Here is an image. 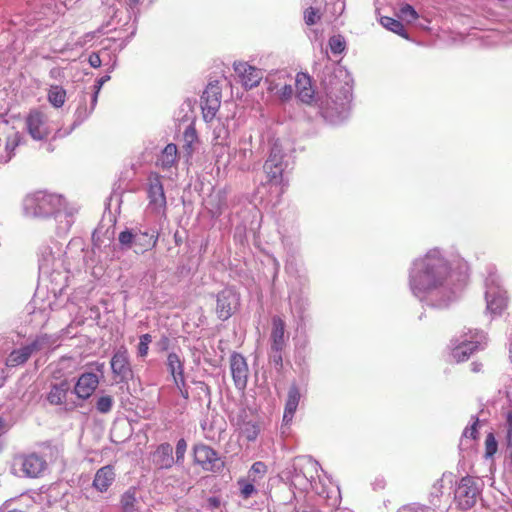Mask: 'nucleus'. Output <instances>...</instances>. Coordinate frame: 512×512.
Segmentation results:
<instances>
[{
	"label": "nucleus",
	"instance_id": "obj_1",
	"mask_svg": "<svg viewBox=\"0 0 512 512\" xmlns=\"http://www.w3.org/2000/svg\"><path fill=\"white\" fill-rule=\"evenodd\" d=\"M409 284L417 298L436 307L447 306L456 295L448 262L437 249L414 261Z\"/></svg>",
	"mask_w": 512,
	"mask_h": 512
},
{
	"label": "nucleus",
	"instance_id": "obj_2",
	"mask_svg": "<svg viewBox=\"0 0 512 512\" xmlns=\"http://www.w3.org/2000/svg\"><path fill=\"white\" fill-rule=\"evenodd\" d=\"M65 200L61 195L37 191L29 194L23 201V209L26 216L33 218H46L49 216L62 217L61 210Z\"/></svg>",
	"mask_w": 512,
	"mask_h": 512
},
{
	"label": "nucleus",
	"instance_id": "obj_3",
	"mask_svg": "<svg viewBox=\"0 0 512 512\" xmlns=\"http://www.w3.org/2000/svg\"><path fill=\"white\" fill-rule=\"evenodd\" d=\"M285 328V321L281 317H272L269 360L278 370L283 366V352L289 340V333H286Z\"/></svg>",
	"mask_w": 512,
	"mask_h": 512
},
{
	"label": "nucleus",
	"instance_id": "obj_4",
	"mask_svg": "<svg viewBox=\"0 0 512 512\" xmlns=\"http://www.w3.org/2000/svg\"><path fill=\"white\" fill-rule=\"evenodd\" d=\"M486 336L483 331L469 329L460 339L455 340L452 349V356L457 362H463L475 351L482 349L485 344Z\"/></svg>",
	"mask_w": 512,
	"mask_h": 512
},
{
	"label": "nucleus",
	"instance_id": "obj_5",
	"mask_svg": "<svg viewBox=\"0 0 512 512\" xmlns=\"http://www.w3.org/2000/svg\"><path fill=\"white\" fill-rule=\"evenodd\" d=\"M46 468V460L36 453L18 455L12 465L15 474L28 478L39 477Z\"/></svg>",
	"mask_w": 512,
	"mask_h": 512
},
{
	"label": "nucleus",
	"instance_id": "obj_6",
	"mask_svg": "<svg viewBox=\"0 0 512 512\" xmlns=\"http://www.w3.org/2000/svg\"><path fill=\"white\" fill-rule=\"evenodd\" d=\"M110 366L114 380L117 383H127L133 377V370L130 362L128 349L121 345L111 358Z\"/></svg>",
	"mask_w": 512,
	"mask_h": 512
},
{
	"label": "nucleus",
	"instance_id": "obj_7",
	"mask_svg": "<svg viewBox=\"0 0 512 512\" xmlns=\"http://www.w3.org/2000/svg\"><path fill=\"white\" fill-rule=\"evenodd\" d=\"M326 96L328 107L331 106L338 114L345 112L348 109L351 98V88L347 84H342L339 81H330L326 86Z\"/></svg>",
	"mask_w": 512,
	"mask_h": 512
},
{
	"label": "nucleus",
	"instance_id": "obj_8",
	"mask_svg": "<svg viewBox=\"0 0 512 512\" xmlns=\"http://www.w3.org/2000/svg\"><path fill=\"white\" fill-rule=\"evenodd\" d=\"M284 153L282 148L277 144H273L268 159L265 161L263 169L269 182L280 185L283 182V172L286 164L283 161Z\"/></svg>",
	"mask_w": 512,
	"mask_h": 512
},
{
	"label": "nucleus",
	"instance_id": "obj_9",
	"mask_svg": "<svg viewBox=\"0 0 512 512\" xmlns=\"http://www.w3.org/2000/svg\"><path fill=\"white\" fill-rule=\"evenodd\" d=\"M479 494L480 491L475 480L470 476L463 477L455 489L457 506L462 510L472 508L476 504Z\"/></svg>",
	"mask_w": 512,
	"mask_h": 512
},
{
	"label": "nucleus",
	"instance_id": "obj_10",
	"mask_svg": "<svg viewBox=\"0 0 512 512\" xmlns=\"http://www.w3.org/2000/svg\"><path fill=\"white\" fill-rule=\"evenodd\" d=\"M485 299L487 310L492 314L501 313L507 305L506 291L500 286L495 276L486 279Z\"/></svg>",
	"mask_w": 512,
	"mask_h": 512
},
{
	"label": "nucleus",
	"instance_id": "obj_11",
	"mask_svg": "<svg viewBox=\"0 0 512 512\" xmlns=\"http://www.w3.org/2000/svg\"><path fill=\"white\" fill-rule=\"evenodd\" d=\"M221 105V88L217 81L210 82L201 97V108L203 118L206 122H211Z\"/></svg>",
	"mask_w": 512,
	"mask_h": 512
},
{
	"label": "nucleus",
	"instance_id": "obj_12",
	"mask_svg": "<svg viewBox=\"0 0 512 512\" xmlns=\"http://www.w3.org/2000/svg\"><path fill=\"white\" fill-rule=\"evenodd\" d=\"M194 462L205 471L217 472L224 465L218 453L205 444H197L193 448Z\"/></svg>",
	"mask_w": 512,
	"mask_h": 512
},
{
	"label": "nucleus",
	"instance_id": "obj_13",
	"mask_svg": "<svg viewBox=\"0 0 512 512\" xmlns=\"http://www.w3.org/2000/svg\"><path fill=\"white\" fill-rule=\"evenodd\" d=\"M25 123L29 135L34 140L39 141L46 139L52 131L48 117L39 110L30 111L26 117Z\"/></svg>",
	"mask_w": 512,
	"mask_h": 512
},
{
	"label": "nucleus",
	"instance_id": "obj_14",
	"mask_svg": "<svg viewBox=\"0 0 512 512\" xmlns=\"http://www.w3.org/2000/svg\"><path fill=\"white\" fill-rule=\"evenodd\" d=\"M267 90L275 93L282 101H288L293 96L291 77L285 71H280L266 78Z\"/></svg>",
	"mask_w": 512,
	"mask_h": 512
},
{
	"label": "nucleus",
	"instance_id": "obj_15",
	"mask_svg": "<svg viewBox=\"0 0 512 512\" xmlns=\"http://www.w3.org/2000/svg\"><path fill=\"white\" fill-rule=\"evenodd\" d=\"M240 304L239 294L231 288L222 290L217 295L216 313L221 320H227L238 309Z\"/></svg>",
	"mask_w": 512,
	"mask_h": 512
},
{
	"label": "nucleus",
	"instance_id": "obj_16",
	"mask_svg": "<svg viewBox=\"0 0 512 512\" xmlns=\"http://www.w3.org/2000/svg\"><path fill=\"white\" fill-rule=\"evenodd\" d=\"M148 198L149 207L156 213H164L166 209V197L160 177L157 174L149 176Z\"/></svg>",
	"mask_w": 512,
	"mask_h": 512
},
{
	"label": "nucleus",
	"instance_id": "obj_17",
	"mask_svg": "<svg viewBox=\"0 0 512 512\" xmlns=\"http://www.w3.org/2000/svg\"><path fill=\"white\" fill-rule=\"evenodd\" d=\"M233 68L245 89L258 86L263 79L262 70L247 62H234Z\"/></svg>",
	"mask_w": 512,
	"mask_h": 512
},
{
	"label": "nucleus",
	"instance_id": "obj_18",
	"mask_svg": "<svg viewBox=\"0 0 512 512\" xmlns=\"http://www.w3.org/2000/svg\"><path fill=\"white\" fill-rule=\"evenodd\" d=\"M230 370L235 387L239 390L245 389L248 381V364L246 359L239 353H232L230 356Z\"/></svg>",
	"mask_w": 512,
	"mask_h": 512
},
{
	"label": "nucleus",
	"instance_id": "obj_19",
	"mask_svg": "<svg viewBox=\"0 0 512 512\" xmlns=\"http://www.w3.org/2000/svg\"><path fill=\"white\" fill-rule=\"evenodd\" d=\"M254 160V153L252 144L248 141L239 143V147L230 157V164L237 167L239 170L248 171Z\"/></svg>",
	"mask_w": 512,
	"mask_h": 512
},
{
	"label": "nucleus",
	"instance_id": "obj_20",
	"mask_svg": "<svg viewBox=\"0 0 512 512\" xmlns=\"http://www.w3.org/2000/svg\"><path fill=\"white\" fill-rule=\"evenodd\" d=\"M100 382V376L92 372L82 373L75 386V395L82 400L88 399L97 389Z\"/></svg>",
	"mask_w": 512,
	"mask_h": 512
},
{
	"label": "nucleus",
	"instance_id": "obj_21",
	"mask_svg": "<svg viewBox=\"0 0 512 512\" xmlns=\"http://www.w3.org/2000/svg\"><path fill=\"white\" fill-rule=\"evenodd\" d=\"M296 95L299 100L306 104H311L315 97V91L312 86V80L306 73H298L295 78Z\"/></svg>",
	"mask_w": 512,
	"mask_h": 512
},
{
	"label": "nucleus",
	"instance_id": "obj_22",
	"mask_svg": "<svg viewBox=\"0 0 512 512\" xmlns=\"http://www.w3.org/2000/svg\"><path fill=\"white\" fill-rule=\"evenodd\" d=\"M135 235L134 252L137 254L155 247L158 241V233L155 230H135Z\"/></svg>",
	"mask_w": 512,
	"mask_h": 512
},
{
	"label": "nucleus",
	"instance_id": "obj_23",
	"mask_svg": "<svg viewBox=\"0 0 512 512\" xmlns=\"http://www.w3.org/2000/svg\"><path fill=\"white\" fill-rule=\"evenodd\" d=\"M153 462L159 469H168L174 463L173 448L169 443L160 444L153 454Z\"/></svg>",
	"mask_w": 512,
	"mask_h": 512
},
{
	"label": "nucleus",
	"instance_id": "obj_24",
	"mask_svg": "<svg viewBox=\"0 0 512 512\" xmlns=\"http://www.w3.org/2000/svg\"><path fill=\"white\" fill-rule=\"evenodd\" d=\"M69 389L70 385L67 380L51 384L46 399L51 405H63L66 403Z\"/></svg>",
	"mask_w": 512,
	"mask_h": 512
},
{
	"label": "nucleus",
	"instance_id": "obj_25",
	"mask_svg": "<svg viewBox=\"0 0 512 512\" xmlns=\"http://www.w3.org/2000/svg\"><path fill=\"white\" fill-rule=\"evenodd\" d=\"M300 401V392L296 385H292L289 388L288 396L285 404L283 423L289 425L294 417Z\"/></svg>",
	"mask_w": 512,
	"mask_h": 512
},
{
	"label": "nucleus",
	"instance_id": "obj_26",
	"mask_svg": "<svg viewBox=\"0 0 512 512\" xmlns=\"http://www.w3.org/2000/svg\"><path fill=\"white\" fill-rule=\"evenodd\" d=\"M115 480V473L112 466L107 465L100 468L94 477L93 487L100 491L105 492L112 485Z\"/></svg>",
	"mask_w": 512,
	"mask_h": 512
},
{
	"label": "nucleus",
	"instance_id": "obj_27",
	"mask_svg": "<svg viewBox=\"0 0 512 512\" xmlns=\"http://www.w3.org/2000/svg\"><path fill=\"white\" fill-rule=\"evenodd\" d=\"M32 354L33 353L29 345L23 346L19 349H15L7 357L6 365L8 367H16L22 365L28 361Z\"/></svg>",
	"mask_w": 512,
	"mask_h": 512
},
{
	"label": "nucleus",
	"instance_id": "obj_28",
	"mask_svg": "<svg viewBox=\"0 0 512 512\" xmlns=\"http://www.w3.org/2000/svg\"><path fill=\"white\" fill-rule=\"evenodd\" d=\"M58 337L54 335L43 334L37 336L29 345L32 353L45 349H53L57 346Z\"/></svg>",
	"mask_w": 512,
	"mask_h": 512
},
{
	"label": "nucleus",
	"instance_id": "obj_29",
	"mask_svg": "<svg viewBox=\"0 0 512 512\" xmlns=\"http://www.w3.org/2000/svg\"><path fill=\"white\" fill-rule=\"evenodd\" d=\"M167 367L173 376V380L181 377V383L184 384V364L179 355L176 353H169L167 357Z\"/></svg>",
	"mask_w": 512,
	"mask_h": 512
},
{
	"label": "nucleus",
	"instance_id": "obj_30",
	"mask_svg": "<svg viewBox=\"0 0 512 512\" xmlns=\"http://www.w3.org/2000/svg\"><path fill=\"white\" fill-rule=\"evenodd\" d=\"M177 160V147L175 144H168L158 158L157 164L163 168L172 167Z\"/></svg>",
	"mask_w": 512,
	"mask_h": 512
},
{
	"label": "nucleus",
	"instance_id": "obj_31",
	"mask_svg": "<svg viewBox=\"0 0 512 512\" xmlns=\"http://www.w3.org/2000/svg\"><path fill=\"white\" fill-rule=\"evenodd\" d=\"M122 512H140L138 508V500L136 498V489H128L121 498Z\"/></svg>",
	"mask_w": 512,
	"mask_h": 512
},
{
	"label": "nucleus",
	"instance_id": "obj_32",
	"mask_svg": "<svg viewBox=\"0 0 512 512\" xmlns=\"http://www.w3.org/2000/svg\"><path fill=\"white\" fill-rule=\"evenodd\" d=\"M238 427L242 436H244L248 441H255L260 432L259 425L253 421H245L238 422Z\"/></svg>",
	"mask_w": 512,
	"mask_h": 512
},
{
	"label": "nucleus",
	"instance_id": "obj_33",
	"mask_svg": "<svg viewBox=\"0 0 512 512\" xmlns=\"http://www.w3.org/2000/svg\"><path fill=\"white\" fill-rule=\"evenodd\" d=\"M380 23L386 29H388L404 38H408L405 28L399 20H396V19H394L392 17H388V16H382L380 18Z\"/></svg>",
	"mask_w": 512,
	"mask_h": 512
},
{
	"label": "nucleus",
	"instance_id": "obj_34",
	"mask_svg": "<svg viewBox=\"0 0 512 512\" xmlns=\"http://www.w3.org/2000/svg\"><path fill=\"white\" fill-rule=\"evenodd\" d=\"M66 91L60 86H52L48 93L49 102L54 107H61L65 103Z\"/></svg>",
	"mask_w": 512,
	"mask_h": 512
},
{
	"label": "nucleus",
	"instance_id": "obj_35",
	"mask_svg": "<svg viewBox=\"0 0 512 512\" xmlns=\"http://www.w3.org/2000/svg\"><path fill=\"white\" fill-rule=\"evenodd\" d=\"M266 472H267L266 464L264 462L257 461L255 463H253V465L251 466L250 470L248 471L247 477L252 482L258 483L261 479H263Z\"/></svg>",
	"mask_w": 512,
	"mask_h": 512
},
{
	"label": "nucleus",
	"instance_id": "obj_36",
	"mask_svg": "<svg viewBox=\"0 0 512 512\" xmlns=\"http://www.w3.org/2000/svg\"><path fill=\"white\" fill-rule=\"evenodd\" d=\"M135 237V230L133 229H125L122 232H120L118 236V241L121 245V248L123 250L134 248Z\"/></svg>",
	"mask_w": 512,
	"mask_h": 512
},
{
	"label": "nucleus",
	"instance_id": "obj_37",
	"mask_svg": "<svg viewBox=\"0 0 512 512\" xmlns=\"http://www.w3.org/2000/svg\"><path fill=\"white\" fill-rule=\"evenodd\" d=\"M256 483L257 482H252L248 477L246 479L238 480V486L240 489V493L244 499H248L253 494L256 493V488H255Z\"/></svg>",
	"mask_w": 512,
	"mask_h": 512
},
{
	"label": "nucleus",
	"instance_id": "obj_38",
	"mask_svg": "<svg viewBox=\"0 0 512 512\" xmlns=\"http://www.w3.org/2000/svg\"><path fill=\"white\" fill-rule=\"evenodd\" d=\"M443 480H438L434 486L433 491L430 493L429 496V503L430 507H432L434 510L435 508H438L440 506V498L443 494L442 488H443Z\"/></svg>",
	"mask_w": 512,
	"mask_h": 512
},
{
	"label": "nucleus",
	"instance_id": "obj_39",
	"mask_svg": "<svg viewBox=\"0 0 512 512\" xmlns=\"http://www.w3.org/2000/svg\"><path fill=\"white\" fill-rule=\"evenodd\" d=\"M20 142H21V135L18 132H13L12 134L7 136L6 145H5V150L7 152L6 161L11 159L13 151L20 144Z\"/></svg>",
	"mask_w": 512,
	"mask_h": 512
},
{
	"label": "nucleus",
	"instance_id": "obj_40",
	"mask_svg": "<svg viewBox=\"0 0 512 512\" xmlns=\"http://www.w3.org/2000/svg\"><path fill=\"white\" fill-rule=\"evenodd\" d=\"M114 404V399L110 395H104L97 399L96 409L99 413L106 414L111 411Z\"/></svg>",
	"mask_w": 512,
	"mask_h": 512
},
{
	"label": "nucleus",
	"instance_id": "obj_41",
	"mask_svg": "<svg viewBox=\"0 0 512 512\" xmlns=\"http://www.w3.org/2000/svg\"><path fill=\"white\" fill-rule=\"evenodd\" d=\"M152 342V336L150 334H143L139 338V344L137 346V355L144 358L148 354L149 344Z\"/></svg>",
	"mask_w": 512,
	"mask_h": 512
},
{
	"label": "nucleus",
	"instance_id": "obj_42",
	"mask_svg": "<svg viewBox=\"0 0 512 512\" xmlns=\"http://www.w3.org/2000/svg\"><path fill=\"white\" fill-rule=\"evenodd\" d=\"M498 449V443L493 433H489L485 439V457L492 458Z\"/></svg>",
	"mask_w": 512,
	"mask_h": 512
},
{
	"label": "nucleus",
	"instance_id": "obj_43",
	"mask_svg": "<svg viewBox=\"0 0 512 512\" xmlns=\"http://www.w3.org/2000/svg\"><path fill=\"white\" fill-rule=\"evenodd\" d=\"M397 512H434V509L420 503H411L400 507Z\"/></svg>",
	"mask_w": 512,
	"mask_h": 512
},
{
	"label": "nucleus",
	"instance_id": "obj_44",
	"mask_svg": "<svg viewBox=\"0 0 512 512\" xmlns=\"http://www.w3.org/2000/svg\"><path fill=\"white\" fill-rule=\"evenodd\" d=\"M506 429H507V449H508V457L510 461V465L512 466V413L507 414L506 419Z\"/></svg>",
	"mask_w": 512,
	"mask_h": 512
},
{
	"label": "nucleus",
	"instance_id": "obj_45",
	"mask_svg": "<svg viewBox=\"0 0 512 512\" xmlns=\"http://www.w3.org/2000/svg\"><path fill=\"white\" fill-rule=\"evenodd\" d=\"M399 17L411 22L418 18L416 10L409 4L403 5L399 10Z\"/></svg>",
	"mask_w": 512,
	"mask_h": 512
},
{
	"label": "nucleus",
	"instance_id": "obj_46",
	"mask_svg": "<svg viewBox=\"0 0 512 512\" xmlns=\"http://www.w3.org/2000/svg\"><path fill=\"white\" fill-rule=\"evenodd\" d=\"M345 40L341 36H333L329 39V46L334 54H339L345 49Z\"/></svg>",
	"mask_w": 512,
	"mask_h": 512
},
{
	"label": "nucleus",
	"instance_id": "obj_47",
	"mask_svg": "<svg viewBox=\"0 0 512 512\" xmlns=\"http://www.w3.org/2000/svg\"><path fill=\"white\" fill-rule=\"evenodd\" d=\"M319 19L320 15L313 7H309L304 11V21L308 26L316 24Z\"/></svg>",
	"mask_w": 512,
	"mask_h": 512
},
{
	"label": "nucleus",
	"instance_id": "obj_48",
	"mask_svg": "<svg viewBox=\"0 0 512 512\" xmlns=\"http://www.w3.org/2000/svg\"><path fill=\"white\" fill-rule=\"evenodd\" d=\"M302 468H306L309 470L308 472H304L303 476L306 479L307 482H311L314 476L310 473L312 471L317 472L318 469V463L315 461H312L311 459H308L305 461L304 466Z\"/></svg>",
	"mask_w": 512,
	"mask_h": 512
},
{
	"label": "nucleus",
	"instance_id": "obj_49",
	"mask_svg": "<svg viewBox=\"0 0 512 512\" xmlns=\"http://www.w3.org/2000/svg\"><path fill=\"white\" fill-rule=\"evenodd\" d=\"M187 450V442L181 438L176 444V462L182 463Z\"/></svg>",
	"mask_w": 512,
	"mask_h": 512
},
{
	"label": "nucleus",
	"instance_id": "obj_50",
	"mask_svg": "<svg viewBox=\"0 0 512 512\" xmlns=\"http://www.w3.org/2000/svg\"><path fill=\"white\" fill-rule=\"evenodd\" d=\"M96 36H97V33L95 31L88 32V33L82 35L81 37H79L74 45L76 47H84L88 43L92 42L96 38Z\"/></svg>",
	"mask_w": 512,
	"mask_h": 512
},
{
	"label": "nucleus",
	"instance_id": "obj_51",
	"mask_svg": "<svg viewBox=\"0 0 512 512\" xmlns=\"http://www.w3.org/2000/svg\"><path fill=\"white\" fill-rule=\"evenodd\" d=\"M477 425H478V419L474 421V423L470 427H466L463 431V437L464 438H470L472 440L476 439L477 437Z\"/></svg>",
	"mask_w": 512,
	"mask_h": 512
},
{
	"label": "nucleus",
	"instance_id": "obj_52",
	"mask_svg": "<svg viewBox=\"0 0 512 512\" xmlns=\"http://www.w3.org/2000/svg\"><path fill=\"white\" fill-rule=\"evenodd\" d=\"M174 383L176 387L179 390L180 395L187 400L189 398V391L186 385V381L184 380V384L181 383V377L177 378V380H174Z\"/></svg>",
	"mask_w": 512,
	"mask_h": 512
},
{
	"label": "nucleus",
	"instance_id": "obj_53",
	"mask_svg": "<svg viewBox=\"0 0 512 512\" xmlns=\"http://www.w3.org/2000/svg\"><path fill=\"white\" fill-rule=\"evenodd\" d=\"M88 62L89 64L91 65V67L93 68H98L101 66V58L99 56L98 53H95L93 52L92 54H90L89 58H88Z\"/></svg>",
	"mask_w": 512,
	"mask_h": 512
},
{
	"label": "nucleus",
	"instance_id": "obj_54",
	"mask_svg": "<svg viewBox=\"0 0 512 512\" xmlns=\"http://www.w3.org/2000/svg\"><path fill=\"white\" fill-rule=\"evenodd\" d=\"M126 5L134 11V9L141 3V0H124Z\"/></svg>",
	"mask_w": 512,
	"mask_h": 512
},
{
	"label": "nucleus",
	"instance_id": "obj_55",
	"mask_svg": "<svg viewBox=\"0 0 512 512\" xmlns=\"http://www.w3.org/2000/svg\"><path fill=\"white\" fill-rule=\"evenodd\" d=\"M92 365L95 367V370L100 374V376H102L104 373L105 364L100 363V362H95Z\"/></svg>",
	"mask_w": 512,
	"mask_h": 512
},
{
	"label": "nucleus",
	"instance_id": "obj_56",
	"mask_svg": "<svg viewBox=\"0 0 512 512\" xmlns=\"http://www.w3.org/2000/svg\"><path fill=\"white\" fill-rule=\"evenodd\" d=\"M481 368H482V364H481V363L473 362V363L471 364V370H472L473 372H479V371L481 370Z\"/></svg>",
	"mask_w": 512,
	"mask_h": 512
},
{
	"label": "nucleus",
	"instance_id": "obj_57",
	"mask_svg": "<svg viewBox=\"0 0 512 512\" xmlns=\"http://www.w3.org/2000/svg\"><path fill=\"white\" fill-rule=\"evenodd\" d=\"M64 216H65V218H66V227L61 228V229H62L63 231H66V230L71 226V220H70V218H69V216H68V215H66V214H65Z\"/></svg>",
	"mask_w": 512,
	"mask_h": 512
},
{
	"label": "nucleus",
	"instance_id": "obj_58",
	"mask_svg": "<svg viewBox=\"0 0 512 512\" xmlns=\"http://www.w3.org/2000/svg\"><path fill=\"white\" fill-rule=\"evenodd\" d=\"M109 78H110L109 76H104V77L100 78V79L98 80V84H99V86H101L104 82H106L107 80H109ZM99 88H100V87H98V89H99Z\"/></svg>",
	"mask_w": 512,
	"mask_h": 512
},
{
	"label": "nucleus",
	"instance_id": "obj_59",
	"mask_svg": "<svg viewBox=\"0 0 512 512\" xmlns=\"http://www.w3.org/2000/svg\"><path fill=\"white\" fill-rule=\"evenodd\" d=\"M214 133L216 134L217 139L221 137V130H219V132H217V130L215 129Z\"/></svg>",
	"mask_w": 512,
	"mask_h": 512
},
{
	"label": "nucleus",
	"instance_id": "obj_60",
	"mask_svg": "<svg viewBox=\"0 0 512 512\" xmlns=\"http://www.w3.org/2000/svg\"><path fill=\"white\" fill-rule=\"evenodd\" d=\"M97 93H98V90L93 95V103H96V101H97Z\"/></svg>",
	"mask_w": 512,
	"mask_h": 512
},
{
	"label": "nucleus",
	"instance_id": "obj_61",
	"mask_svg": "<svg viewBox=\"0 0 512 512\" xmlns=\"http://www.w3.org/2000/svg\"><path fill=\"white\" fill-rule=\"evenodd\" d=\"M509 353H510V359H511V362H512V343L509 346Z\"/></svg>",
	"mask_w": 512,
	"mask_h": 512
},
{
	"label": "nucleus",
	"instance_id": "obj_62",
	"mask_svg": "<svg viewBox=\"0 0 512 512\" xmlns=\"http://www.w3.org/2000/svg\"><path fill=\"white\" fill-rule=\"evenodd\" d=\"M4 426V421L0 418V432L2 431Z\"/></svg>",
	"mask_w": 512,
	"mask_h": 512
},
{
	"label": "nucleus",
	"instance_id": "obj_63",
	"mask_svg": "<svg viewBox=\"0 0 512 512\" xmlns=\"http://www.w3.org/2000/svg\"><path fill=\"white\" fill-rule=\"evenodd\" d=\"M8 512H22V511H20V510H10Z\"/></svg>",
	"mask_w": 512,
	"mask_h": 512
},
{
	"label": "nucleus",
	"instance_id": "obj_64",
	"mask_svg": "<svg viewBox=\"0 0 512 512\" xmlns=\"http://www.w3.org/2000/svg\"><path fill=\"white\" fill-rule=\"evenodd\" d=\"M510 2L512 3V0H510Z\"/></svg>",
	"mask_w": 512,
	"mask_h": 512
}]
</instances>
